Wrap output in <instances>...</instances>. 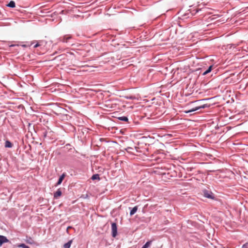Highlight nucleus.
Returning a JSON list of instances; mask_svg holds the SVG:
<instances>
[{"instance_id":"obj_1","label":"nucleus","mask_w":248,"mask_h":248,"mask_svg":"<svg viewBox=\"0 0 248 248\" xmlns=\"http://www.w3.org/2000/svg\"><path fill=\"white\" fill-rule=\"evenodd\" d=\"M203 193L204 197L205 198H207L208 199H214V194L210 191L204 189L203 190Z\"/></svg>"},{"instance_id":"obj_2","label":"nucleus","mask_w":248,"mask_h":248,"mask_svg":"<svg viewBox=\"0 0 248 248\" xmlns=\"http://www.w3.org/2000/svg\"><path fill=\"white\" fill-rule=\"evenodd\" d=\"M112 236L115 237L117 234V227L116 223H111Z\"/></svg>"},{"instance_id":"obj_3","label":"nucleus","mask_w":248,"mask_h":248,"mask_svg":"<svg viewBox=\"0 0 248 248\" xmlns=\"http://www.w3.org/2000/svg\"><path fill=\"white\" fill-rule=\"evenodd\" d=\"M72 36L71 35L67 34L61 37L59 39L60 41H62L63 43H68V40L72 39Z\"/></svg>"},{"instance_id":"obj_4","label":"nucleus","mask_w":248,"mask_h":248,"mask_svg":"<svg viewBox=\"0 0 248 248\" xmlns=\"http://www.w3.org/2000/svg\"><path fill=\"white\" fill-rule=\"evenodd\" d=\"M205 108V105H202V106H198V107H196L195 108H193L191 109H189L188 110H186V111H185V112L186 113H191V112H194L196 110H198L201 108Z\"/></svg>"},{"instance_id":"obj_5","label":"nucleus","mask_w":248,"mask_h":248,"mask_svg":"<svg viewBox=\"0 0 248 248\" xmlns=\"http://www.w3.org/2000/svg\"><path fill=\"white\" fill-rule=\"evenodd\" d=\"M62 191L60 188L57 189V190L54 193V197L55 199H58L59 197L62 195Z\"/></svg>"},{"instance_id":"obj_6","label":"nucleus","mask_w":248,"mask_h":248,"mask_svg":"<svg viewBox=\"0 0 248 248\" xmlns=\"http://www.w3.org/2000/svg\"><path fill=\"white\" fill-rule=\"evenodd\" d=\"M9 240L7 239V238L3 235H0V245H2V244L4 243L8 242Z\"/></svg>"},{"instance_id":"obj_7","label":"nucleus","mask_w":248,"mask_h":248,"mask_svg":"<svg viewBox=\"0 0 248 248\" xmlns=\"http://www.w3.org/2000/svg\"><path fill=\"white\" fill-rule=\"evenodd\" d=\"M65 176V174L64 173H63L61 175L57 183V185H60V184H61Z\"/></svg>"},{"instance_id":"obj_8","label":"nucleus","mask_w":248,"mask_h":248,"mask_svg":"<svg viewBox=\"0 0 248 248\" xmlns=\"http://www.w3.org/2000/svg\"><path fill=\"white\" fill-rule=\"evenodd\" d=\"M138 207L135 206L133 207L130 211V215L131 216L135 214V213L137 211Z\"/></svg>"},{"instance_id":"obj_9","label":"nucleus","mask_w":248,"mask_h":248,"mask_svg":"<svg viewBox=\"0 0 248 248\" xmlns=\"http://www.w3.org/2000/svg\"><path fill=\"white\" fill-rule=\"evenodd\" d=\"M118 119L119 120H120L122 121H124V122H128V119L127 117H126V116L119 117H118Z\"/></svg>"},{"instance_id":"obj_10","label":"nucleus","mask_w":248,"mask_h":248,"mask_svg":"<svg viewBox=\"0 0 248 248\" xmlns=\"http://www.w3.org/2000/svg\"><path fill=\"white\" fill-rule=\"evenodd\" d=\"M7 6L9 7L14 8L16 6V4L15 1L11 0L8 4H7Z\"/></svg>"},{"instance_id":"obj_11","label":"nucleus","mask_w":248,"mask_h":248,"mask_svg":"<svg viewBox=\"0 0 248 248\" xmlns=\"http://www.w3.org/2000/svg\"><path fill=\"white\" fill-rule=\"evenodd\" d=\"M212 67L213 66L212 65H210L208 68V69L205 70L202 74L203 75H206V74H207L208 73H210L211 70H212Z\"/></svg>"},{"instance_id":"obj_12","label":"nucleus","mask_w":248,"mask_h":248,"mask_svg":"<svg viewBox=\"0 0 248 248\" xmlns=\"http://www.w3.org/2000/svg\"><path fill=\"white\" fill-rule=\"evenodd\" d=\"M5 147L6 148H11L12 143L9 140H6L5 143Z\"/></svg>"},{"instance_id":"obj_13","label":"nucleus","mask_w":248,"mask_h":248,"mask_svg":"<svg viewBox=\"0 0 248 248\" xmlns=\"http://www.w3.org/2000/svg\"><path fill=\"white\" fill-rule=\"evenodd\" d=\"M91 179L93 180H100V177H99V175L98 174H93L92 176V178Z\"/></svg>"},{"instance_id":"obj_14","label":"nucleus","mask_w":248,"mask_h":248,"mask_svg":"<svg viewBox=\"0 0 248 248\" xmlns=\"http://www.w3.org/2000/svg\"><path fill=\"white\" fill-rule=\"evenodd\" d=\"M72 244V241H69L63 245L64 248H70Z\"/></svg>"},{"instance_id":"obj_15","label":"nucleus","mask_w":248,"mask_h":248,"mask_svg":"<svg viewBox=\"0 0 248 248\" xmlns=\"http://www.w3.org/2000/svg\"><path fill=\"white\" fill-rule=\"evenodd\" d=\"M151 244V242L148 241L141 248H148Z\"/></svg>"},{"instance_id":"obj_16","label":"nucleus","mask_w":248,"mask_h":248,"mask_svg":"<svg viewBox=\"0 0 248 248\" xmlns=\"http://www.w3.org/2000/svg\"><path fill=\"white\" fill-rule=\"evenodd\" d=\"M18 247L22 248H30V247L27 245H26L25 244H21L18 246Z\"/></svg>"},{"instance_id":"obj_17","label":"nucleus","mask_w":248,"mask_h":248,"mask_svg":"<svg viewBox=\"0 0 248 248\" xmlns=\"http://www.w3.org/2000/svg\"><path fill=\"white\" fill-rule=\"evenodd\" d=\"M242 248H248V243H246L243 245Z\"/></svg>"},{"instance_id":"obj_18","label":"nucleus","mask_w":248,"mask_h":248,"mask_svg":"<svg viewBox=\"0 0 248 248\" xmlns=\"http://www.w3.org/2000/svg\"><path fill=\"white\" fill-rule=\"evenodd\" d=\"M40 46V45H39L38 43H37V44H36V45H35L34 46V48L37 47H38V46Z\"/></svg>"},{"instance_id":"obj_19","label":"nucleus","mask_w":248,"mask_h":248,"mask_svg":"<svg viewBox=\"0 0 248 248\" xmlns=\"http://www.w3.org/2000/svg\"><path fill=\"white\" fill-rule=\"evenodd\" d=\"M18 46V45H14V44H12V45H11L9 46L10 47H13V46Z\"/></svg>"},{"instance_id":"obj_20","label":"nucleus","mask_w":248,"mask_h":248,"mask_svg":"<svg viewBox=\"0 0 248 248\" xmlns=\"http://www.w3.org/2000/svg\"><path fill=\"white\" fill-rule=\"evenodd\" d=\"M22 46L25 47V45H22Z\"/></svg>"}]
</instances>
